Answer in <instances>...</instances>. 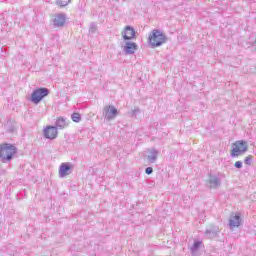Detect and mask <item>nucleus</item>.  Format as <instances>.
Masks as SVG:
<instances>
[{
    "mask_svg": "<svg viewBox=\"0 0 256 256\" xmlns=\"http://www.w3.org/2000/svg\"><path fill=\"white\" fill-rule=\"evenodd\" d=\"M145 173H146V175H151V173H153V168L152 167H147L145 169Z\"/></svg>",
    "mask_w": 256,
    "mask_h": 256,
    "instance_id": "obj_22",
    "label": "nucleus"
},
{
    "mask_svg": "<svg viewBox=\"0 0 256 256\" xmlns=\"http://www.w3.org/2000/svg\"><path fill=\"white\" fill-rule=\"evenodd\" d=\"M137 113H139V109H134L133 110V115H136Z\"/></svg>",
    "mask_w": 256,
    "mask_h": 256,
    "instance_id": "obj_23",
    "label": "nucleus"
},
{
    "mask_svg": "<svg viewBox=\"0 0 256 256\" xmlns=\"http://www.w3.org/2000/svg\"><path fill=\"white\" fill-rule=\"evenodd\" d=\"M59 134V132L57 131V127L55 126H47L44 129V137L46 139H57V135Z\"/></svg>",
    "mask_w": 256,
    "mask_h": 256,
    "instance_id": "obj_10",
    "label": "nucleus"
},
{
    "mask_svg": "<svg viewBox=\"0 0 256 256\" xmlns=\"http://www.w3.org/2000/svg\"><path fill=\"white\" fill-rule=\"evenodd\" d=\"M135 28L131 26H126L121 33L122 39L124 41H133L135 39Z\"/></svg>",
    "mask_w": 256,
    "mask_h": 256,
    "instance_id": "obj_7",
    "label": "nucleus"
},
{
    "mask_svg": "<svg viewBox=\"0 0 256 256\" xmlns=\"http://www.w3.org/2000/svg\"><path fill=\"white\" fill-rule=\"evenodd\" d=\"M55 125L56 129H65L69 127V121L65 117H59L56 119Z\"/></svg>",
    "mask_w": 256,
    "mask_h": 256,
    "instance_id": "obj_14",
    "label": "nucleus"
},
{
    "mask_svg": "<svg viewBox=\"0 0 256 256\" xmlns=\"http://www.w3.org/2000/svg\"><path fill=\"white\" fill-rule=\"evenodd\" d=\"M71 169H73V166L70 163H62L59 167V177L63 178L71 175Z\"/></svg>",
    "mask_w": 256,
    "mask_h": 256,
    "instance_id": "obj_12",
    "label": "nucleus"
},
{
    "mask_svg": "<svg viewBox=\"0 0 256 256\" xmlns=\"http://www.w3.org/2000/svg\"><path fill=\"white\" fill-rule=\"evenodd\" d=\"M201 247H203V241H194V243L191 246H189L190 255L201 256Z\"/></svg>",
    "mask_w": 256,
    "mask_h": 256,
    "instance_id": "obj_9",
    "label": "nucleus"
},
{
    "mask_svg": "<svg viewBox=\"0 0 256 256\" xmlns=\"http://www.w3.org/2000/svg\"><path fill=\"white\" fill-rule=\"evenodd\" d=\"M65 23H67V15L63 13L56 14L53 19L54 27H64Z\"/></svg>",
    "mask_w": 256,
    "mask_h": 256,
    "instance_id": "obj_11",
    "label": "nucleus"
},
{
    "mask_svg": "<svg viewBox=\"0 0 256 256\" xmlns=\"http://www.w3.org/2000/svg\"><path fill=\"white\" fill-rule=\"evenodd\" d=\"M158 155H159V152L156 149L150 150V155H148V161L150 163H155V161H157Z\"/></svg>",
    "mask_w": 256,
    "mask_h": 256,
    "instance_id": "obj_16",
    "label": "nucleus"
},
{
    "mask_svg": "<svg viewBox=\"0 0 256 256\" xmlns=\"http://www.w3.org/2000/svg\"><path fill=\"white\" fill-rule=\"evenodd\" d=\"M17 155V147L13 144H0V159L2 163H11L13 157Z\"/></svg>",
    "mask_w": 256,
    "mask_h": 256,
    "instance_id": "obj_1",
    "label": "nucleus"
},
{
    "mask_svg": "<svg viewBox=\"0 0 256 256\" xmlns=\"http://www.w3.org/2000/svg\"><path fill=\"white\" fill-rule=\"evenodd\" d=\"M49 95V89L47 88H38L34 90L31 94V102L35 105H39L41 100L45 99Z\"/></svg>",
    "mask_w": 256,
    "mask_h": 256,
    "instance_id": "obj_3",
    "label": "nucleus"
},
{
    "mask_svg": "<svg viewBox=\"0 0 256 256\" xmlns=\"http://www.w3.org/2000/svg\"><path fill=\"white\" fill-rule=\"evenodd\" d=\"M97 31V24L91 23L90 25V33H95Z\"/></svg>",
    "mask_w": 256,
    "mask_h": 256,
    "instance_id": "obj_19",
    "label": "nucleus"
},
{
    "mask_svg": "<svg viewBox=\"0 0 256 256\" xmlns=\"http://www.w3.org/2000/svg\"><path fill=\"white\" fill-rule=\"evenodd\" d=\"M251 161H253V157L247 156V157L245 158V160H244V163H245L246 165H251Z\"/></svg>",
    "mask_w": 256,
    "mask_h": 256,
    "instance_id": "obj_20",
    "label": "nucleus"
},
{
    "mask_svg": "<svg viewBox=\"0 0 256 256\" xmlns=\"http://www.w3.org/2000/svg\"><path fill=\"white\" fill-rule=\"evenodd\" d=\"M119 114V111H117V108H115L112 105L105 106L103 110V115L107 121H113L115 117Z\"/></svg>",
    "mask_w": 256,
    "mask_h": 256,
    "instance_id": "obj_6",
    "label": "nucleus"
},
{
    "mask_svg": "<svg viewBox=\"0 0 256 256\" xmlns=\"http://www.w3.org/2000/svg\"><path fill=\"white\" fill-rule=\"evenodd\" d=\"M169 38H167V35L161 32V30L154 29L148 37V43L152 47V49H155V47H161V45H165Z\"/></svg>",
    "mask_w": 256,
    "mask_h": 256,
    "instance_id": "obj_2",
    "label": "nucleus"
},
{
    "mask_svg": "<svg viewBox=\"0 0 256 256\" xmlns=\"http://www.w3.org/2000/svg\"><path fill=\"white\" fill-rule=\"evenodd\" d=\"M234 167H236V169H241L243 167V162L241 161L235 162Z\"/></svg>",
    "mask_w": 256,
    "mask_h": 256,
    "instance_id": "obj_21",
    "label": "nucleus"
},
{
    "mask_svg": "<svg viewBox=\"0 0 256 256\" xmlns=\"http://www.w3.org/2000/svg\"><path fill=\"white\" fill-rule=\"evenodd\" d=\"M68 3H71V0H58V5H60V7H67Z\"/></svg>",
    "mask_w": 256,
    "mask_h": 256,
    "instance_id": "obj_18",
    "label": "nucleus"
},
{
    "mask_svg": "<svg viewBox=\"0 0 256 256\" xmlns=\"http://www.w3.org/2000/svg\"><path fill=\"white\" fill-rule=\"evenodd\" d=\"M71 119H72V121H74V123H79L81 121V114L73 113L71 115Z\"/></svg>",
    "mask_w": 256,
    "mask_h": 256,
    "instance_id": "obj_17",
    "label": "nucleus"
},
{
    "mask_svg": "<svg viewBox=\"0 0 256 256\" xmlns=\"http://www.w3.org/2000/svg\"><path fill=\"white\" fill-rule=\"evenodd\" d=\"M242 222L240 213H232L229 219V227L230 229H235V227H240Z\"/></svg>",
    "mask_w": 256,
    "mask_h": 256,
    "instance_id": "obj_8",
    "label": "nucleus"
},
{
    "mask_svg": "<svg viewBox=\"0 0 256 256\" xmlns=\"http://www.w3.org/2000/svg\"><path fill=\"white\" fill-rule=\"evenodd\" d=\"M221 186V179L217 176L210 175L208 180V187L210 189H217V187Z\"/></svg>",
    "mask_w": 256,
    "mask_h": 256,
    "instance_id": "obj_13",
    "label": "nucleus"
},
{
    "mask_svg": "<svg viewBox=\"0 0 256 256\" xmlns=\"http://www.w3.org/2000/svg\"><path fill=\"white\" fill-rule=\"evenodd\" d=\"M218 233L219 227L217 226H211L210 228L205 230V235L208 239H214V237H217Z\"/></svg>",
    "mask_w": 256,
    "mask_h": 256,
    "instance_id": "obj_15",
    "label": "nucleus"
},
{
    "mask_svg": "<svg viewBox=\"0 0 256 256\" xmlns=\"http://www.w3.org/2000/svg\"><path fill=\"white\" fill-rule=\"evenodd\" d=\"M247 151V142L243 140L236 141L233 144V149L231 152V157H239L242 153Z\"/></svg>",
    "mask_w": 256,
    "mask_h": 256,
    "instance_id": "obj_4",
    "label": "nucleus"
},
{
    "mask_svg": "<svg viewBox=\"0 0 256 256\" xmlns=\"http://www.w3.org/2000/svg\"><path fill=\"white\" fill-rule=\"evenodd\" d=\"M124 45H122V51L126 55H135V51H137L138 47L137 43L131 40H124Z\"/></svg>",
    "mask_w": 256,
    "mask_h": 256,
    "instance_id": "obj_5",
    "label": "nucleus"
}]
</instances>
